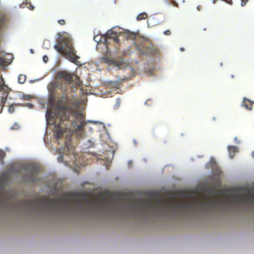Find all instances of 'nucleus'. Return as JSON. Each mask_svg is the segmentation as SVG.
<instances>
[{
	"label": "nucleus",
	"instance_id": "nucleus-29",
	"mask_svg": "<svg viewBox=\"0 0 254 254\" xmlns=\"http://www.w3.org/2000/svg\"><path fill=\"white\" fill-rule=\"evenodd\" d=\"M58 23L61 25H64L65 24V21L64 19H61L58 21Z\"/></svg>",
	"mask_w": 254,
	"mask_h": 254
},
{
	"label": "nucleus",
	"instance_id": "nucleus-4",
	"mask_svg": "<svg viewBox=\"0 0 254 254\" xmlns=\"http://www.w3.org/2000/svg\"><path fill=\"white\" fill-rule=\"evenodd\" d=\"M218 192L230 204L249 205L254 202V194L249 190L233 189L229 191L219 190Z\"/></svg>",
	"mask_w": 254,
	"mask_h": 254
},
{
	"label": "nucleus",
	"instance_id": "nucleus-30",
	"mask_svg": "<svg viewBox=\"0 0 254 254\" xmlns=\"http://www.w3.org/2000/svg\"><path fill=\"white\" fill-rule=\"evenodd\" d=\"M116 108H118V107H119V106H120V103H121V100H120V99H119V98H118V99H117L116 100Z\"/></svg>",
	"mask_w": 254,
	"mask_h": 254
},
{
	"label": "nucleus",
	"instance_id": "nucleus-32",
	"mask_svg": "<svg viewBox=\"0 0 254 254\" xmlns=\"http://www.w3.org/2000/svg\"><path fill=\"white\" fill-rule=\"evenodd\" d=\"M63 160H64L63 155H60L59 157H58L59 162H62L63 161Z\"/></svg>",
	"mask_w": 254,
	"mask_h": 254
},
{
	"label": "nucleus",
	"instance_id": "nucleus-38",
	"mask_svg": "<svg viewBox=\"0 0 254 254\" xmlns=\"http://www.w3.org/2000/svg\"><path fill=\"white\" fill-rule=\"evenodd\" d=\"M97 38V36H95L94 38V39L95 41H97L96 38Z\"/></svg>",
	"mask_w": 254,
	"mask_h": 254
},
{
	"label": "nucleus",
	"instance_id": "nucleus-15",
	"mask_svg": "<svg viewBox=\"0 0 254 254\" xmlns=\"http://www.w3.org/2000/svg\"><path fill=\"white\" fill-rule=\"evenodd\" d=\"M25 179L27 182L31 183H36L38 180V178L36 177L33 174L26 175Z\"/></svg>",
	"mask_w": 254,
	"mask_h": 254
},
{
	"label": "nucleus",
	"instance_id": "nucleus-23",
	"mask_svg": "<svg viewBox=\"0 0 254 254\" xmlns=\"http://www.w3.org/2000/svg\"><path fill=\"white\" fill-rule=\"evenodd\" d=\"M26 79V76L24 74H20L18 78V81L20 84H23Z\"/></svg>",
	"mask_w": 254,
	"mask_h": 254
},
{
	"label": "nucleus",
	"instance_id": "nucleus-34",
	"mask_svg": "<svg viewBox=\"0 0 254 254\" xmlns=\"http://www.w3.org/2000/svg\"><path fill=\"white\" fill-rule=\"evenodd\" d=\"M171 33V31L169 30H166L164 32V34L166 35H170Z\"/></svg>",
	"mask_w": 254,
	"mask_h": 254
},
{
	"label": "nucleus",
	"instance_id": "nucleus-37",
	"mask_svg": "<svg viewBox=\"0 0 254 254\" xmlns=\"http://www.w3.org/2000/svg\"><path fill=\"white\" fill-rule=\"evenodd\" d=\"M235 142H236L237 143H239L240 142L238 141V139L237 138V137H235Z\"/></svg>",
	"mask_w": 254,
	"mask_h": 254
},
{
	"label": "nucleus",
	"instance_id": "nucleus-35",
	"mask_svg": "<svg viewBox=\"0 0 254 254\" xmlns=\"http://www.w3.org/2000/svg\"><path fill=\"white\" fill-rule=\"evenodd\" d=\"M113 83H114V85H115V86L116 85V87H117V88H119V85L118 84V81L115 82H113Z\"/></svg>",
	"mask_w": 254,
	"mask_h": 254
},
{
	"label": "nucleus",
	"instance_id": "nucleus-22",
	"mask_svg": "<svg viewBox=\"0 0 254 254\" xmlns=\"http://www.w3.org/2000/svg\"><path fill=\"white\" fill-rule=\"evenodd\" d=\"M10 64V62L6 61V59L0 56V65H7Z\"/></svg>",
	"mask_w": 254,
	"mask_h": 254
},
{
	"label": "nucleus",
	"instance_id": "nucleus-27",
	"mask_svg": "<svg viewBox=\"0 0 254 254\" xmlns=\"http://www.w3.org/2000/svg\"><path fill=\"white\" fill-rule=\"evenodd\" d=\"M31 96L29 95H23L22 96V99L23 100H29L30 99H31Z\"/></svg>",
	"mask_w": 254,
	"mask_h": 254
},
{
	"label": "nucleus",
	"instance_id": "nucleus-42",
	"mask_svg": "<svg viewBox=\"0 0 254 254\" xmlns=\"http://www.w3.org/2000/svg\"><path fill=\"white\" fill-rule=\"evenodd\" d=\"M0 12H4V11H0Z\"/></svg>",
	"mask_w": 254,
	"mask_h": 254
},
{
	"label": "nucleus",
	"instance_id": "nucleus-24",
	"mask_svg": "<svg viewBox=\"0 0 254 254\" xmlns=\"http://www.w3.org/2000/svg\"><path fill=\"white\" fill-rule=\"evenodd\" d=\"M5 155L6 154L5 152L2 150L0 149V163L1 164L3 163V159L5 157Z\"/></svg>",
	"mask_w": 254,
	"mask_h": 254
},
{
	"label": "nucleus",
	"instance_id": "nucleus-31",
	"mask_svg": "<svg viewBox=\"0 0 254 254\" xmlns=\"http://www.w3.org/2000/svg\"><path fill=\"white\" fill-rule=\"evenodd\" d=\"M43 61L44 62V63H46L48 61V60H49L48 56L46 55L43 56Z\"/></svg>",
	"mask_w": 254,
	"mask_h": 254
},
{
	"label": "nucleus",
	"instance_id": "nucleus-1",
	"mask_svg": "<svg viewBox=\"0 0 254 254\" xmlns=\"http://www.w3.org/2000/svg\"><path fill=\"white\" fill-rule=\"evenodd\" d=\"M107 211H126L132 217L181 218L224 215V207H88V216H98L92 213Z\"/></svg>",
	"mask_w": 254,
	"mask_h": 254
},
{
	"label": "nucleus",
	"instance_id": "nucleus-39",
	"mask_svg": "<svg viewBox=\"0 0 254 254\" xmlns=\"http://www.w3.org/2000/svg\"><path fill=\"white\" fill-rule=\"evenodd\" d=\"M102 43V40L100 39L99 40V43Z\"/></svg>",
	"mask_w": 254,
	"mask_h": 254
},
{
	"label": "nucleus",
	"instance_id": "nucleus-14",
	"mask_svg": "<svg viewBox=\"0 0 254 254\" xmlns=\"http://www.w3.org/2000/svg\"><path fill=\"white\" fill-rule=\"evenodd\" d=\"M54 132L55 136L57 139H59L62 137L63 131L60 124H58L56 125V127Z\"/></svg>",
	"mask_w": 254,
	"mask_h": 254
},
{
	"label": "nucleus",
	"instance_id": "nucleus-25",
	"mask_svg": "<svg viewBox=\"0 0 254 254\" xmlns=\"http://www.w3.org/2000/svg\"><path fill=\"white\" fill-rule=\"evenodd\" d=\"M168 3V4H171L174 6L178 7V4L174 0H169Z\"/></svg>",
	"mask_w": 254,
	"mask_h": 254
},
{
	"label": "nucleus",
	"instance_id": "nucleus-6",
	"mask_svg": "<svg viewBox=\"0 0 254 254\" xmlns=\"http://www.w3.org/2000/svg\"><path fill=\"white\" fill-rule=\"evenodd\" d=\"M56 81L52 84V86L55 89L60 88L61 87L60 80H64L67 83H72L75 80V84L76 86H79L80 82L78 76L64 70L59 71L55 75Z\"/></svg>",
	"mask_w": 254,
	"mask_h": 254
},
{
	"label": "nucleus",
	"instance_id": "nucleus-13",
	"mask_svg": "<svg viewBox=\"0 0 254 254\" xmlns=\"http://www.w3.org/2000/svg\"><path fill=\"white\" fill-rule=\"evenodd\" d=\"M254 103V102H252L249 99H248L245 97L244 98L242 102V106L245 107L246 109L249 110H251L252 109Z\"/></svg>",
	"mask_w": 254,
	"mask_h": 254
},
{
	"label": "nucleus",
	"instance_id": "nucleus-19",
	"mask_svg": "<svg viewBox=\"0 0 254 254\" xmlns=\"http://www.w3.org/2000/svg\"><path fill=\"white\" fill-rule=\"evenodd\" d=\"M20 7L22 8H25L26 7H28L30 10H33L34 9V6L31 4L30 2H23L20 4Z\"/></svg>",
	"mask_w": 254,
	"mask_h": 254
},
{
	"label": "nucleus",
	"instance_id": "nucleus-20",
	"mask_svg": "<svg viewBox=\"0 0 254 254\" xmlns=\"http://www.w3.org/2000/svg\"><path fill=\"white\" fill-rule=\"evenodd\" d=\"M236 208H247L248 210H249L250 208H253V210L254 211V207H224V212L236 210L237 209Z\"/></svg>",
	"mask_w": 254,
	"mask_h": 254
},
{
	"label": "nucleus",
	"instance_id": "nucleus-26",
	"mask_svg": "<svg viewBox=\"0 0 254 254\" xmlns=\"http://www.w3.org/2000/svg\"><path fill=\"white\" fill-rule=\"evenodd\" d=\"M14 110L15 109L13 105L10 106L8 108V111L10 113H12L14 111Z\"/></svg>",
	"mask_w": 254,
	"mask_h": 254
},
{
	"label": "nucleus",
	"instance_id": "nucleus-8",
	"mask_svg": "<svg viewBox=\"0 0 254 254\" xmlns=\"http://www.w3.org/2000/svg\"><path fill=\"white\" fill-rule=\"evenodd\" d=\"M51 117L53 120H57L59 119L60 120V123L62 124L64 121L68 120L69 119V114H66L63 112L61 113H58L57 114L53 113H49L47 114L46 117L48 119L49 117Z\"/></svg>",
	"mask_w": 254,
	"mask_h": 254
},
{
	"label": "nucleus",
	"instance_id": "nucleus-21",
	"mask_svg": "<svg viewBox=\"0 0 254 254\" xmlns=\"http://www.w3.org/2000/svg\"><path fill=\"white\" fill-rule=\"evenodd\" d=\"M147 17V13L145 12H142V13L139 14L137 15V16L136 17V20L138 21H140V20L146 19Z\"/></svg>",
	"mask_w": 254,
	"mask_h": 254
},
{
	"label": "nucleus",
	"instance_id": "nucleus-28",
	"mask_svg": "<svg viewBox=\"0 0 254 254\" xmlns=\"http://www.w3.org/2000/svg\"><path fill=\"white\" fill-rule=\"evenodd\" d=\"M19 128V125L15 123L13 126V127H11V129H17Z\"/></svg>",
	"mask_w": 254,
	"mask_h": 254
},
{
	"label": "nucleus",
	"instance_id": "nucleus-36",
	"mask_svg": "<svg viewBox=\"0 0 254 254\" xmlns=\"http://www.w3.org/2000/svg\"><path fill=\"white\" fill-rule=\"evenodd\" d=\"M180 51H182V52H183L185 51V49L184 48H180Z\"/></svg>",
	"mask_w": 254,
	"mask_h": 254
},
{
	"label": "nucleus",
	"instance_id": "nucleus-33",
	"mask_svg": "<svg viewBox=\"0 0 254 254\" xmlns=\"http://www.w3.org/2000/svg\"><path fill=\"white\" fill-rule=\"evenodd\" d=\"M248 1V0H241L242 6H245L246 4Z\"/></svg>",
	"mask_w": 254,
	"mask_h": 254
},
{
	"label": "nucleus",
	"instance_id": "nucleus-7",
	"mask_svg": "<svg viewBox=\"0 0 254 254\" xmlns=\"http://www.w3.org/2000/svg\"><path fill=\"white\" fill-rule=\"evenodd\" d=\"M72 114L76 119L72 124L73 130L77 137H82L84 133V127L87 124L84 121L85 116L81 112L75 111H72Z\"/></svg>",
	"mask_w": 254,
	"mask_h": 254
},
{
	"label": "nucleus",
	"instance_id": "nucleus-12",
	"mask_svg": "<svg viewBox=\"0 0 254 254\" xmlns=\"http://www.w3.org/2000/svg\"><path fill=\"white\" fill-rule=\"evenodd\" d=\"M122 35L127 40H134L137 36L136 33L128 30L124 32Z\"/></svg>",
	"mask_w": 254,
	"mask_h": 254
},
{
	"label": "nucleus",
	"instance_id": "nucleus-17",
	"mask_svg": "<svg viewBox=\"0 0 254 254\" xmlns=\"http://www.w3.org/2000/svg\"><path fill=\"white\" fill-rule=\"evenodd\" d=\"M0 91L8 93L10 91L9 88L4 84V81L2 78H0Z\"/></svg>",
	"mask_w": 254,
	"mask_h": 254
},
{
	"label": "nucleus",
	"instance_id": "nucleus-5",
	"mask_svg": "<svg viewBox=\"0 0 254 254\" xmlns=\"http://www.w3.org/2000/svg\"><path fill=\"white\" fill-rule=\"evenodd\" d=\"M55 49L63 54L72 63H76L79 57L73 48L72 40L69 37H63L58 40V44L54 46Z\"/></svg>",
	"mask_w": 254,
	"mask_h": 254
},
{
	"label": "nucleus",
	"instance_id": "nucleus-11",
	"mask_svg": "<svg viewBox=\"0 0 254 254\" xmlns=\"http://www.w3.org/2000/svg\"><path fill=\"white\" fill-rule=\"evenodd\" d=\"M105 61V63H107L110 64L114 65L116 66L119 69H121L123 68V66L124 64V62L123 60H116L112 59H106Z\"/></svg>",
	"mask_w": 254,
	"mask_h": 254
},
{
	"label": "nucleus",
	"instance_id": "nucleus-9",
	"mask_svg": "<svg viewBox=\"0 0 254 254\" xmlns=\"http://www.w3.org/2000/svg\"><path fill=\"white\" fill-rule=\"evenodd\" d=\"M104 39V41L103 42L104 43V45L106 46L107 48V52H109L110 50L108 48V39H113L114 41L116 43H119V39L118 37H117L116 34L115 33L108 31L106 35V36L103 38Z\"/></svg>",
	"mask_w": 254,
	"mask_h": 254
},
{
	"label": "nucleus",
	"instance_id": "nucleus-16",
	"mask_svg": "<svg viewBox=\"0 0 254 254\" xmlns=\"http://www.w3.org/2000/svg\"><path fill=\"white\" fill-rule=\"evenodd\" d=\"M215 191L214 187H211L208 188L205 190V192L206 193L205 198L209 199L210 197L214 196Z\"/></svg>",
	"mask_w": 254,
	"mask_h": 254
},
{
	"label": "nucleus",
	"instance_id": "nucleus-10",
	"mask_svg": "<svg viewBox=\"0 0 254 254\" xmlns=\"http://www.w3.org/2000/svg\"><path fill=\"white\" fill-rule=\"evenodd\" d=\"M64 90L62 91V98L58 100V104L63 109H65L66 106L69 104V100L68 98L66 90L65 87H64Z\"/></svg>",
	"mask_w": 254,
	"mask_h": 254
},
{
	"label": "nucleus",
	"instance_id": "nucleus-18",
	"mask_svg": "<svg viewBox=\"0 0 254 254\" xmlns=\"http://www.w3.org/2000/svg\"><path fill=\"white\" fill-rule=\"evenodd\" d=\"M228 149L231 158H233L235 153L238 151L237 147L234 146H229Z\"/></svg>",
	"mask_w": 254,
	"mask_h": 254
},
{
	"label": "nucleus",
	"instance_id": "nucleus-3",
	"mask_svg": "<svg viewBox=\"0 0 254 254\" xmlns=\"http://www.w3.org/2000/svg\"><path fill=\"white\" fill-rule=\"evenodd\" d=\"M177 199V195L175 193L163 194L157 191L147 192L133 206H190L178 204Z\"/></svg>",
	"mask_w": 254,
	"mask_h": 254
},
{
	"label": "nucleus",
	"instance_id": "nucleus-40",
	"mask_svg": "<svg viewBox=\"0 0 254 254\" xmlns=\"http://www.w3.org/2000/svg\"><path fill=\"white\" fill-rule=\"evenodd\" d=\"M30 51H31V52L32 53H34L33 50H32V49H31V50H30Z\"/></svg>",
	"mask_w": 254,
	"mask_h": 254
},
{
	"label": "nucleus",
	"instance_id": "nucleus-41",
	"mask_svg": "<svg viewBox=\"0 0 254 254\" xmlns=\"http://www.w3.org/2000/svg\"><path fill=\"white\" fill-rule=\"evenodd\" d=\"M253 157H254V152H253Z\"/></svg>",
	"mask_w": 254,
	"mask_h": 254
},
{
	"label": "nucleus",
	"instance_id": "nucleus-2",
	"mask_svg": "<svg viewBox=\"0 0 254 254\" xmlns=\"http://www.w3.org/2000/svg\"><path fill=\"white\" fill-rule=\"evenodd\" d=\"M119 196L115 193L100 194L94 199H88L85 194L66 193L55 197L48 196L35 197L28 206H116Z\"/></svg>",
	"mask_w": 254,
	"mask_h": 254
},
{
	"label": "nucleus",
	"instance_id": "nucleus-43",
	"mask_svg": "<svg viewBox=\"0 0 254 254\" xmlns=\"http://www.w3.org/2000/svg\"><path fill=\"white\" fill-rule=\"evenodd\" d=\"M193 206H194V207H195L196 206H195V205H194Z\"/></svg>",
	"mask_w": 254,
	"mask_h": 254
}]
</instances>
